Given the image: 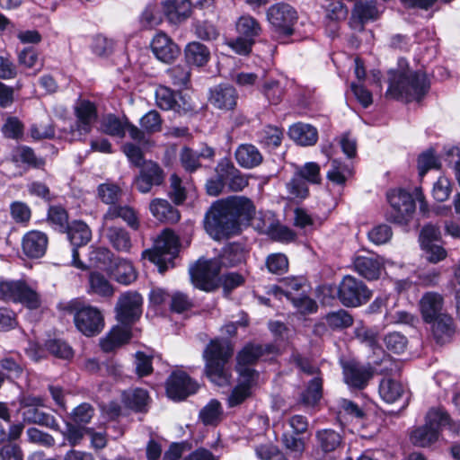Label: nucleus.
<instances>
[{"label": "nucleus", "instance_id": "nucleus-1", "mask_svg": "<svg viewBox=\"0 0 460 460\" xmlns=\"http://www.w3.org/2000/svg\"><path fill=\"white\" fill-rule=\"evenodd\" d=\"M253 202L244 196H230L214 201L205 213L203 227L214 240L235 235L241 225L250 222L255 215Z\"/></svg>", "mask_w": 460, "mask_h": 460}, {"label": "nucleus", "instance_id": "nucleus-2", "mask_svg": "<svg viewBox=\"0 0 460 460\" xmlns=\"http://www.w3.org/2000/svg\"><path fill=\"white\" fill-rule=\"evenodd\" d=\"M429 89V82L421 71H391L386 95L410 102H420Z\"/></svg>", "mask_w": 460, "mask_h": 460}, {"label": "nucleus", "instance_id": "nucleus-3", "mask_svg": "<svg viewBox=\"0 0 460 460\" xmlns=\"http://www.w3.org/2000/svg\"><path fill=\"white\" fill-rule=\"evenodd\" d=\"M232 354L233 349L229 341L223 339L212 340L203 352L205 373L218 386L230 384L232 376L226 364Z\"/></svg>", "mask_w": 460, "mask_h": 460}, {"label": "nucleus", "instance_id": "nucleus-4", "mask_svg": "<svg viewBox=\"0 0 460 460\" xmlns=\"http://www.w3.org/2000/svg\"><path fill=\"white\" fill-rule=\"evenodd\" d=\"M450 422V416L444 409L431 408L426 415L425 424L412 430L410 439L416 447H429L438 439L440 430Z\"/></svg>", "mask_w": 460, "mask_h": 460}, {"label": "nucleus", "instance_id": "nucleus-5", "mask_svg": "<svg viewBox=\"0 0 460 460\" xmlns=\"http://www.w3.org/2000/svg\"><path fill=\"white\" fill-rule=\"evenodd\" d=\"M221 267V261H195L189 267L191 283L200 290L214 291L220 287Z\"/></svg>", "mask_w": 460, "mask_h": 460}, {"label": "nucleus", "instance_id": "nucleus-6", "mask_svg": "<svg viewBox=\"0 0 460 460\" xmlns=\"http://www.w3.org/2000/svg\"><path fill=\"white\" fill-rule=\"evenodd\" d=\"M390 208L386 212V220L390 223L406 226L412 218L416 205L411 193L398 189L387 193Z\"/></svg>", "mask_w": 460, "mask_h": 460}, {"label": "nucleus", "instance_id": "nucleus-7", "mask_svg": "<svg viewBox=\"0 0 460 460\" xmlns=\"http://www.w3.org/2000/svg\"><path fill=\"white\" fill-rule=\"evenodd\" d=\"M337 296L344 306L358 307L370 300L372 292L361 280L347 275L339 284Z\"/></svg>", "mask_w": 460, "mask_h": 460}, {"label": "nucleus", "instance_id": "nucleus-8", "mask_svg": "<svg viewBox=\"0 0 460 460\" xmlns=\"http://www.w3.org/2000/svg\"><path fill=\"white\" fill-rule=\"evenodd\" d=\"M0 296L4 300L21 303L30 309L40 305L39 294L22 280L0 281Z\"/></svg>", "mask_w": 460, "mask_h": 460}, {"label": "nucleus", "instance_id": "nucleus-9", "mask_svg": "<svg viewBox=\"0 0 460 460\" xmlns=\"http://www.w3.org/2000/svg\"><path fill=\"white\" fill-rule=\"evenodd\" d=\"M267 20L272 30L285 36L294 33V26L298 20L297 12L287 3H278L268 8Z\"/></svg>", "mask_w": 460, "mask_h": 460}, {"label": "nucleus", "instance_id": "nucleus-10", "mask_svg": "<svg viewBox=\"0 0 460 460\" xmlns=\"http://www.w3.org/2000/svg\"><path fill=\"white\" fill-rule=\"evenodd\" d=\"M143 297L137 291L122 293L117 302L116 318L120 326L131 328L142 314Z\"/></svg>", "mask_w": 460, "mask_h": 460}, {"label": "nucleus", "instance_id": "nucleus-11", "mask_svg": "<svg viewBox=\"0 0 460 460\" xmlns=\"http://www.w3.org/2000/svg\"><path fill=\"white\" fill-rule=\"evenodd\" d=\"M341 367L345 384L356 390L366 388L375 374L370 363H362L356 359L342 361Z\"/></svg>", "mask_w": 460, "mask_h": 460}, {"label": "nucleus", "instance_id": "nucleus-12", "mask_svg": "<svg viewBox=\"0 0 460 460\" xmlns=\"http://www.w3.org/2000/svg\"><path fill=\"white\" fill-rule=\"evenodd\" d=\"M384 9L385 7L376 0H356L349 19L350 28L363 31L367 23L380 18Z\"/></svg>", "mask_w": 460, "mask_h": 460}, {"label": "nucleus", "instance_id": "nucleus-13", "mask_svg": "<svg viewBox=\"0 0 460 460\" xmlns=\"http://www.w3.org/2000/svg\"><path fill=\"white\" fill-rule=\"evenodd\" d=\"M76 329L87 337L98 335L104 327L102 312L95 306L86 305L79 308L74 315Z\"/></svg>", "mask_w": 460, "mask_h": 460}, {"label": "nucleus", "instance_id": "nucleus-14", "mask_svg": "<svg viewBox=\"0 0 460 460\" xmlns=\"http://www.w3.org/2000/svg\"><path fill=\"white\" fill-rule=\"evenodd\" d=\"M165 180L164 169L152 160L146 161L140 167L133 185L141 193H149L154 186H161Z\"/></svg>", "mask_w": 460, "mask_h": 460}, {"label": "nucleus", "instance_id": "nucleus-15", "mask_svg": "<svg viewBox=\"0 0 460 460\" xmlns=\"http://www.w3.org/2000/svg\"><path fill=\"white\" fill-rule=\"evenodd\" d=\"M198 383L183 371H173L166 382V394L174 401H181L195 394Z\"/></svg>", "mask_w": 460, "mask_h": 460}, {"label": "nucleus", "instance_id": "nucleus-16", "mask_svg": "<svg viewBox=\"0 0 460 460\" xmlns=\"http://www.w3.org/2000/svg\"><path fill=\"white\" fill-rule=\"evenodd\" d=\"M180 240L173 231L170 229L164 230L154 241L153 247L146 249L142 252V259H156L164 255H171L175 259L180 251Z\"/></svg>", "mask_w": 460, "mask_h": 460}, {"label": "nucleus", "instance_id": "nucleus-17", "mask_svg": "<svg viewBox=\"0 0 460 460\" xmlns=\"http://www.w3.org/2000/svg\"><path fill=\"white\" fill-rule=\"evenodd\" d=\"M276 295L283 294L294 305V307L303 314H314L317 311V303L312 299L304 289V287L297 282L291 283L285 291L278 287L273 288Z\"/></svg>", "mask_w": 460, "mask_h": 460}, {"label": "nucleus", "instance_id": "nucleus-18", "mask_svg": "<svg viewBox=\"0 0 460 460\" xmlns=\"http://www.w3.org/2000/svg\"><path fill=\"white\" fill-rule=\"evenodd\" d=\"M74 113L76 118L73 135L86 136L92 131L93 123L97 120V109L93 102L88 100H79L75 107Z\"/></svg>", "mask_w": 460, "mask_h": 460}, {"label": "nucleus", "instance_id": "nucleus-19", "mask_svg": "<svg viewBox=\"0 0 460 460\" xmlns=\"http://www.w3.org/2000/svg\"><path fill=\"white\" fill-rule=\"evenodd\" d=\"M238 100V93L233 85L220 84L209 91L208 102L217 110L232 111L235 108Z\"/></svg>", "mask_w": 460, "mask_h": 460}, {"label": "nucleus", "instance_id": "nucleus-20", "mask_svg": "<svg viewBox=\"0 0 460 460\" xmlns=\"http://www.w3.org/2000/svg\"><path fill=\"white\" fill-rule=\"evenodd\" d=\"M151 50L155 58L164 63L173 62L180 54V49L165 33L160 31L155 35L151 44Z\"/></svg>", "mask_w": 460, "mask_h": 460}, {"label": "nucleus", "instance_id": "nucleus-21", "mask_svg": "<svg viewBox=\"0 0 460 460\" xmlns=\"http://www.w3.org/2000/svg\"><path fill=\"white\" fill-rule=\"evenodd\" d=\"M107 267V273L118 283L128 286L133 283L137 273L130 261H98Z\"/></svg>", "mask_w": 460, "mask_h": 460}, {"label": "nucleus", "instance_id": "nucleus-22", "mask_svg": "<svg viewBox=\"0 0 460 460\" xmlns=\"http://www.w3.org/2000/svg\"><path fill=\"white\" fill-rule=\"evenodd\" d=\"M49 238L43 232L32 230L24 234L22 241V251L31 259H40L46 253Z\"/></svg>", "mask_w": 460, "mask_h": 460}, {"label": "nucleus", "instance_id": "nucleus-23", "mask_svg": "<svg viewBox=\"0 0 460 460\" xmlns=\"http://www.w3.org/2000/svg\"><path fill=\"white\" fill-rule=\"evenodd\" d=\"M238 384L233 388L227 398L229 407H235L242 404L252 394V387L256 385L257 379L252 378V373L247 370H241Z\"/></svg>", "mask_w": 460, "mask_h": 460}, {"label": "nucleus", "instance_id": "nucleus-24", "mask_svg": "<svg viewBox=\"0 0 460 460\" xmlns=\"http://www.w3.org/2000/svg\"><path fill=\"white\" fill-rule=\"evenodd\" d=\"M438 235L439 230L433 225H426L420 231V245L429 254V259H446L447 256L445 248L434 243Z\"/></svg>", "mask_w": 460, "mask_h": 460}, {"label": "nucleus", "instance_id": "nucleus-25", "mask_svg": "<svg viewBox=\"0 0 460 460\" xmlns=\"http://www.w3.org/2000/svg\"><path fill=\"white\" fill-rule=\"evenodd\" d=\"M149 210L153 217L161 223L174 225L181 219L179 209L164 199L156 198L152 199L149 204Z\"/></svg>", "mask_w": 460, "mask_h": 460}, {"label": "nucleus", "instance_id": "nucleus-26", "mask_svg": "<svg viewBox=\"0 0 460 460\" xmlns=\"http://www.w3.org/2000/svg\"><path fill=\"white\" fill-rule=\"evenodd\" d=\"M67 238L73 245L72 257L79 259L78 248L87 244L92 238V232L89 226L83 221H74L66 230Z\"/></svg>", "mask_w": 460, "mask_h": 460}, {"label": "nucleus", "instance_id": "nucleus-27", "mask_svg": "<svg viewBox=\"0 0 460 460\" xmlns=\"http://www.w3.org/2000/svg\"><path fill=\"white\" fill-rule=\"evenodd\" d=\"M262 354L263 348L261 345L248 344L244 346L237 355L236 370L239 376H241V370H247V372L252 373V378L258 379L259 374L251 367V365L254 364Z\"/></svg>", "mask_w": 460, "mask_h": 460}, {"label": "nucleus", "instance_id": "nucleus-28", "mask_svg": "<svg viewBox=\"0 0 460 460\" xmlns=\"http://www.w3.org/2000/svg\"><path fill=\"white\" fill-rule=\"evenodd\" d=\"M443 297L434 292L425 293L420 301V310L425 323H431L442 314Z\"/></svg>", "mask_w": 460, "mask_h": 460}, {"label": "nucleus", "instance_id": "nucleus-29", "mask_svg": "<svg viewBox=\"0 0 460 460\" xmlns=\"http://www.w3.org/2000/svg\"><path fill=\"white\" fill-rule=\"evenodd\" d=\"M184 58L188 66L203 67L210 60L208 47L199 41L189 42L184 48Z\"/></svg>", "mask_w": 460, "mask_h": 460}, {"label": "nucleus", "instance_id": "nucleus-30", "mask_svg": "<svg viewBox=\"0 0 460 460\" xmlns=\"http://www.w3.org/2000/svg\"><path fill=\"white\" fill-rule=\"evenodd\" d=\"M131 339V328L117 325L100 341L101 349L104 352H111Z\"/></svg>", "mask_w": 460, "mask_h": 460}, {"label": "nucleus", "instance_id": "nucleus-31", "mask_svg": "<svg viewBox=\"0 0 460 460\" xmlns=\"http://www.w3.org/2000/svg\"><path fill=\"white\" fill-rule=\"evenodd\" d=\"M237 164L245 169H252L259 166L263 156L259 149L252 144H241L234 152Z\"/></svg>", "mask_w": 460, "mask_h": 460}, {"label": "nucleus", "instance_id": "nucleus-32", "mask_svg": "<svg viewBox=\"0 0 460 460\" xmlns=\"http://www.w3.org/2000/svg\"><path fill=\"white\" fill-rule=\"evenodd\" d=\"M288 135L296 144L303 146H314L318 139L317 129L312 125L301 122L292 125Z\"/></svg>", "mask_w": 460, "mask_h": 460}, {"label": "nucleus", "instance_id": "nucleus-33", "mask_svg": "<svg viewBox=\"0 0 460 460\" xmlns=\"http://www.w3.org/2000/svg\"><path fill=\"white\" fill-rule=\"evenodd\" d=\"M315 439L319 448L324 453H334L342 447L343 438L332 429H319L315 433Z\"/></svg>", "mask_w": 460, "mask_h": 460}, {"label": "nucleus", "instance_id": "nucleus-34", "mask_svg": "<svg viewBox=\"0 0 460 460\" xmlns=\"http://www.w3.org/2000/svg\"><path fill=\"white\" fill-rule=\"evenodd\" d=\"M432 333L436 341L444 344L450 341L455 333L453 318L447 314L438 315L432 323Z\"/></svg>", "mask_w": 460, "mask_h": 460}, {"label": "nucleus", "instance_id": "nucleus-35", "mask_svg": "<svg viewBox=\"0 0 460 460\" xmlns=\"http://www.w3.org/2000/svg\"><path fill=\"white\" fill-rule=\"evenodd\" d=\"M22 417L24 423L37 424L57 430L59 426L53 415L45 412L40 407H30L22 410Z\"/></svg>", "mask_w": 460, "mask_h": 460}, {"label": "nucleus", "instance_id": "nucleus-36", "mask_svg": "<svg viewBox=\"0 0 460 460\" xmlns=\"http://www.w3.org/2000/svg\"><path fill=\"white\" fill-rule=\"evenodd\" d=\"M180 95L179 92H174L167 86L160 85L155 93V103L161 110L173 111L180 113L182 110L177 100Z\"/></svg>", "mask_w": 460, "mask_h": 460}, {"label": "nucleus", "instance_id": "nucleus-37", "mask_svg": "<svg viewBox=\"0 0 460 460\" xmlns=\"http://www.w3.org/2000/svg\"><path fill=\"white\" fill-rule=\"evenodd\" d=\"M123 403L135 411H146L149 395L146 390L134 388L124 391L121 395Z\"/></svg>", "mask_w": 460, "mask_h": 460}, {"label": "nucleus", "instance_id": "nucleus-38", "mask_svg": "<svg viewBox=\"0 0 460 460\" xmlns=\"http://www.w3.org/2000/svg\"><path fill=\"white\" fill-rule=\"evenodd\" d=\"M122 218L130 227L137 229L139 221L136 211L128 206H111L104 215V219L114 220Z\"/></svg>", "mask_w": 460, "mask_h": 460}, {"label": "nucleus", "instance_id": "nucleus-39", "mask_svg": "<svg viewBox=\"0 0 460 460\" xmlns=\"http://www.w3.org/2000/svg\"><path fill=\"white\" fill-rule=\"evenodd\" d=\"M404 393L402 385L392 378H384L379 385V394L387 403L397 401Z\"/></svg>", "mask_w": 460, "mask_h": 460}, {"label": "nucleus", "instance_id": "nucleus-40", "mask_svg": "<svg viewBox=\"0 0 460 460\" xmlns=\"http://www.w3.org/2000/svg\"><path fill=\"white\" fill-rule=\"evenodd\" d=\"M89 284V293H93L102 297H110L114 294L112 285L102 274L97 271L90 273Z\"/></svg>", "mask_w": 460, "mask_h": 460}, {"label": "nucleus", "instance_id": "nucleus-41", "mask_svg": "<svg viewBox=\"0 0 460 460\" xmlns=\"http://www.w3.org/2000/svg\"><path fill=\"white\" fill-rule=\"evenodd\" d=\"M323 395V379L314 376L308 383L305 390L301 394V402L306 406H314L319 402Z\"/></svg>", "mask_w": 460, "mask_h": 460}, {"label": "nucleus", "instance_id": "nucleus-42", "mask_svg": "<svg viewBox=\"0 0 460 460\" xmlns=\"http://www.w3.org/2000/svg\"><path fill=\"white\" fill-rule=\"evenodd\" d=\"M238 35L254 40V38L259 36L261 31V27L259 22L251 15L241 16L235 24Z\"/></svg>", "mask_w": 460, "mask_h": 460}, {"label": "nucleus", "instance_id": "nucleus-43", "mask_svg": "<svg viewBox=\"0 0 460 460\" xmlns=\"http://www.w3.org/2000/svg\"><path fill=\"white\" fill-rule=\"evenodd\" d=\"M261 93L270 104L277 105L283 100L286 91L279 81L267 79L261 84Z\"/></svg>", "mask_w": 460, "mask_h": 460}, {"label": "nucleus", "instance_id": "nucleus-44", "mask_svg": "<svg viewBox=\"0 0 460 460\" xmlns=\"http://www.w3.org/2000/svg\"><path fill=\"white\" fill-rule=\"evenodd\" d=\"M223 415L221 403L213 399L200 411L199 418L206 426L217 425Z\"/></svg>", "mask_w": 460, "mask_h": 460}, {"label": "nucleus", "instance_id": "nucleus-45", "mask_svg": "<svg viewBox=\"0 0 460 460\" xmlns=\"http://www.w3.org/2000/svg\"><path fill=\"white\" fill-rule=\"evenodd\" d=\"M281 442L284 447L295 458L302 456L305 449V440L302 436L294 433L284 432L281 436Z\"/></svg>", "mask_w": 460, "mask_h": 460}, {"label": "nucleus", "instance_id": "nucleus-46", "mask_svg": "<svg viewBox=\"0 0 460 460\" xmlns=\"http://www.w3.org/2000/svg\"><path fill=\"white\" fill-rule=\"evenodd\" d=\"M48 222L58 232L65 233L70 226L68 214L60 206H51L48 211Z\"/></svg>", "mask_w": 460, "mask_h": 460}, {"label": "nucleus", "instance_id": "nucleus-47", "mask_svg": "<svg viewBox=\"0 0 460 460\" xmlns=\"http://www.w3.org/2000/svg\"><path fill=\"white\" fill-rule=\"evenodd\" d=\"M327 325L332 330H342L353 324V317L344 309L330 312L325 316Z\"/></svg>", "mask_w": 460, "mask_h": 460}, {"label": "nucleus", "instance_id": "nucleus-48", "mask_svg": "<svg viewBox=\"0 0 460 460\" xmlns=\"http://www.w3.org/2000/svg\"><path fill=\"white\" fill-rule=\"evenodd\" d=\"M356 271L367 280L377 279L382 273L383 267L380 261H354Z\"/></svg>", "mask_w": 460, "mask_h": 460}, {"label": "nucleus", "instance_id": "nucleus-49", "mask_svg": "<svg viewBox=\"0 0 460 460\" xmlns=\"http://www.w3.org/2000/svg\"><path fill=\"white\" fill-rule=\"evenodd\" d=\"M108 238L112 246L120 252H128L131 241L128 233L119 227L112 226L108 229Z\"/></svg>", "mask_w": 460, "mask_h": 460}, {"label": "nucleus", "instance_id": "nucleus-50", "mask_svg": "<svg viewBox=\"0 0 460 460\" xmlns=\"http://www.w3.org/2000/svg\"><path fill=\"white\" fill-rule=\"evenodd\" d=\"M286 188L290 199H305L309 195L307 182L296 173L287 182Z\"/></svg>", "mask_w": 460, "mask_h": 460}, {"label": "nucleus", "instance_id": "nucleus-51", "mask_svg": "<svg viewBox=\"0 0 460 460\" xmlns=\"http://www.w3.org/2000/svg\"><path fill=\"white\" fill-rule=\"evenodd\" d=\"M170 187L168 196L175 205L182 204L187 199L186 188L182 185L181 179L173 173L170 176Z\"/></svg>", "mask_w": 460, "mask_h": 460}, {"label": "nucleus", "instance_id": "nucleus-52", "mask_svg": "<svg viewBox=\"0 0 460 460\" xmlns=\"http://www.w3.org/2000/svg\"><path fill=\"white\" fill-rule=\"evenodd\" d=\"M167 75L175 86L186 87L190 78V70L188 65H176L166 71Z\"/></svg>", "mask_w": 460, "mask_h": 460}, {"label": "nucleus", "instance_id": "nucleus-53", "mask_svg": "<svg viewBox=\"0 0 460 460\" xmlns=\"http://www.w3.org/2000/svg\"><path fill=\"white\" fill-rule=\"evenodd\" d=\"M193 27L195 35L202 40H215L219 36L217 26L208 21H198Z\"/></svg>", "mask_w": 460, "mask_h": 460}, {"label": "nucleus", "instance_id": "nucleus-54", "mask_svg": "<svg viewBox=\"0 0 460 460\" xmlns=\"http://www.w3.org/2000/svg\"><path fill=\"white\" fill-rule=\"evenodd\" d=\"M439 168L440 162L435 155L433 149H429L419 155L418 169L420 178L424 177L429 170Z\"/></svg>", "mask_w": 460, "mask_h": 460}, {"label": "nucleus", "instance_id": "nucleus-55", "mask_svg": "<svg viewBox=\"0 0 460 460\" xmlns=\"http://www.w3.org/2000/svg\"><path fill=\"white\" fill-rule=\"evenodd\" d=\"M384 342L389 351L395 354H401L405 350L408 340L401 332H393L387 333L384 337Z\"/></svg>", "mask_w": 460, "mask_h": 460}, {"label": "nucleus", "instance_id": "nucleus-56", "mask_svg": "<svg viewBox=\"0 0 460 460\" xmlns=\"http://www.w3.org/2000/svg\"><path fill=\"white\" fill-rule=\"evenodd\" d=\"M307 183L319 184L321 182L320 166L314 162L305 163L303 166L297 167L296 172Z\"/></svg>", "mask_w": 460, "mask_h": 460}, {"label": "nucleus", "instance_id": "nucleus-57", "mask_svg": "<svg viewBox=\"0 0 460 460\" xmlns=\"http://www.w3.org/2000/svg\"><path fill=\"white\" fill-rule=\"evenodd\" d=\"M48 351L56 358L70 359L73 357V349L64 341L54 339L46 342Z\"/></svg>", "mask_w": 460, "mask_h": 460}, {"label": "nucleus", "instance_id": "nucleus-58", "mask_svg": "<svg viewBox=\"0 0 460 460\" xmlns=\"http://www.w3.org/2000/svg\"><path fill=\"white\" fill-rule=\"evenodd\" d=\"M18 62L19 65L26 68L38 67L37 70H40L43 66V62L40 58L38 51L31 47L25 48L19 53Z\"/></svg>", "mask_w": 460, "mask_h": 460}, {"label": "nucleus", "instance_id": "nucleus-59", "mask_svg": "<svg viewBox=\"0 0 460 460\" xmlns=\"http://www.w3.org/2000/svg\"><path fill=\"white\" fill-rule=\"evenodd\" d=\"M102 131L111 137H123L125 136V123L114 115H108L102 123Z\"/></svg>", "mask_w": 460, "mask_h": 460}, {"label": "nucleus", "instance_id": "nucleus-60", "mask_svg": "<svg viewBox=\"0 0 460 460\" xmlns=\"http://www.w3.org/2000/svg\"><path fill=\"white\" fill-rule=\"evenodd\" d=\"M180 162L184 170L189 172H193L201 166L198 151L188 146H184L181 150Z\"/></svg>", "mask_w": 460, "mask_h": 460}, {"label": "nucleus", "instance_id": "nucleus-61", "mask_svg": "<svg viewBox=\"0 0 460 460\" xmlns=\"http://www.w3.org/2000/svg\"><path fill=\"white\" fill-rule=\"evenodd\" d=\"M2 132L7 138L19 139L23 136L24 125L17 117H8L2 126Z\"/></svg>", "mask_w": 460, "mask_h": 460}, {"label": "nucleus", "instance_id": "nucleus-62", "mask_svg": "<svg viewBox=\"0 0 460 460\" xmlns=\"http://www.w3.org/2000/svg\"><path fill=\"white\" fill-rule=\"evenodd\" d=\"M282 138V130L275 126L268 125L261 132V142L269 147L280 146Z\"/></svg>", "mask_w": 460, "mask_h": 460}, {"label": "nucleus", "instance_id": "nucleus-63", "mask_svg": "<svg viewBox=\"0 0 460 460\" xmlns=\"http://www.w3.org/2000/svg\"><path fill=\"white\" fill-rule=\"evenodd\" d=\"M163 119L159 112L152 110L145 114L140 119L142 128L148 134L156 133L162 130Z\"/></svg>", "mask_w": 460, "mask_h": 460}, {"label": "nucleus", "instance_id": "nucleus-64", "mask_svg": "<svg viewBox=\"0 0 460 460\" xmlns=\"http://www.w3.org/2000/svg\"><path fill=\"white\" fill-rule=\"evenodd\" d=\"M452 187L453 184L449 179L444 176L439 177L433 185L432 195L434 199L438 202L446 201L452 192Z\"/></svg>", "mask_w": 460, "mask_h": 460}]
</instances>
